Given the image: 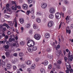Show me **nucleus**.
<instances>
[{"label": "nucleus", "mask_w": 73, "mask_h": 73, "mask_svg": "<svg viewBox=\"0 0 73 73\" xmlns=\"http://www.w3.org/2000/svg\"><path fill=\"white\" fill-rule=\"evenodd\" d=\"M27 40H28L27 42V45L28 46L30 47V48H32V49L33 51L36 50L37 48L36 46H34L35 45V41L33 40H30L29 38H27Z\"/></svg>", "instance_id": "1"}, {"label": "nucleus", "mask_w": 73, "mask_h": 73, "mask_svg": "<svg viewBox=\"0 0 73 73\" xmlns=\"http://www.w3.org/2000/svg\"><path fill=\"white\" fill-rule=\"evenodd\" d=\"M61 15L62 17H64V13H62V12L60 13H55V17L57 19H59L61 18Z\"/></svg>", "instance_id": "2"}, {"label": "nucleus", "mask_w": 73, "mask_h": 73, "mask_svg": "<svg viewBox=\"0 0 73 73\" xmlns=\"http://www.w3.org/2000/svg\"><path fill=\"white\" fill-rule=\"evenodd\" d=\"M34 37L36 40H39L41 38V35L39 34H36L34 35Z\"/></svg>", "instance_id": "3"}, {"label": "nucleus", "mask_w": 73, "mask_h": 73, "mask_svg": "<svg viewBox=\"0 0 73 73\" xmlns=\"http://www.w3.org/2000/svg\"><path fill=\"white\" fill-rule=\"evenodd\" d=\"M49 12L50 13L53 14L55 13V9L53 7H51L49 9Z\"/></svg>", "instance_id": "4"}, {"label": "nucleus", "mask_w": 73, "mask_h": 73, "mask_svg": "<svg viewBox=\"0 0 73 73\" xmlns=\"http://www.w3.org/2000/svg\"><path fill=\"white\" fill-rule=\"evenodd\" d=\"M53 22L50 21L48 23L47 26L49 28H50L53 26Z\"/></svg>", "instance_id": "5"}, {"label": "nucleus", "mask_w": 73, "mask_h": 73, "mask_svg": "<svg viewBox=\"0 0 73 73\" xmlns=\"http://www.w3.org/2000/svg\"><path fill=\"white\" fill-rule=\"evenodd\" d=\"M6 8L7 9V11L8 12H10L11 11V9L9 8V4L8 3L6 5Z\"/></svg>", "instance_id": "6"}, {"label": "nucleus", "mask_w": 73, "mask_h": 73, "mask_svg": "<svg viewBox=\"0 0 73 73\" xmlns=\"http://www.w3.org/2000/svg\"><path fill=\"white\" fill-rule=\"evenodd\" d=\"M41 7L42 8L45 9V8L47 7V4L45 3H42L41 4Z\"/></svg>", "instance_id": "7"}, {"label": "nucleus", "mask_w": 73, "mask_h": 73, "mask_svg": "<svg viewBox=\"0 0 73 73\" xmlns=\"http://www.w3.org/2000/svg\"><path fill=\"white\" fill-rule=\"evenodd\" d=\"M70 51H69L68 53V57L69 58V60L70 61H72V60H73V57L72 55H70Z\"/></svg>", "instance_id": "8"}, {"label": "nucleus", "mask_w": 73, "mask_h": 73, "mask_svg": "<svg viewBox=\"0 0 73 73\" xmlns=\"http://www.w3.org/2000/svg\"><path fill=\"white\" fill-rule=\"evenodd\" d=\"M28 5L26 4H24L22 5L23 8L24 9H25V10L28 9Z\"/></svg>", "instance_id": "9"}, {"label": "nucleus", "mask_w": 73, "mask_h": 73, "mask_svg": "<svg viewBox=\"0 0 73 73\" xmlns=\"http://www.w3.org/2000/svg\"><path fill=\"white\" fill-rule=\"evenodd\" d=\"M25 64L27 65H31L32 64V61L28 60L25 62Z\"/></svg>", "instance_id": "10"}, {"label": "nucleus", "mask_w": 73, "mask_h": 73, "mask_svg": "<svg viewBox=\"0 0 73 73\" xmlns=\"http://www.w3.org/2000/svg\"><path fill=\"white\" fill-rule=\"evenodd\" d=\"M9 37L10 38L9 39V41H15V38H12V35H11Z\"/></svg>", "instance_id": "11"}, {"label": "nucleus", "mask_w": 73, "mask_h": 73, "mask_svg": "<svg viewBox=\"0 0 73 73\" xmlns=\"http://www.w3.org/2000/svg\"><path fill=\"white\" fill-rule=\"evenodd\" d=\"M69 27H67L66 28V33H68L69 34H70V33H71V31L70 30H69Z\"/></svg>", "instance_id": "12"}, {"label": "nucleus", "mask_w": 73, "mask_h": 73, "mask_svg": "<svg viewBox=\"0 0 73 73\" xmlns=\"http://www.w3.org/2000/svg\"><path fill=\"white\" fill-rule=\"evenodd\" d=\"M31 27V24L29 23H28L26 25H25V27L26 28H29Z\"/></svg>", "instance_id": "13"}, {"label": "nucleus", "mask_w": 73, "mask_h": 73, "mask_svg": "<svg viewBox=\"0 0 73 73\" xmlns=\"http://www.w3.org/2000/svg\"><path fill=\"white\" fill-rule=\"evenodd\" d=\"M45 37L46 38H48L50 37V34L48 33H46L45 35Z\"/></svg>", "instance_id": "14"}, {"label": "nucleus", "mask_w": 73, "mask_h": 73, "mask_svg": "<svg viewBox=\"0 0 73 73\" xmlns=\"http://www.w3.org/2000/svg\"><path fill=\"white\" fill-rule=\"evenodd\" d=\"M19 21L21 24H23L24 22V19L23 18H20L19 19Z\"/></svg>", "instance_id": "15"}, {"label": "nucleus", "mask_w": 73, "mask_h": 73, "mask_svg": "<svg viewBox=\"0 0 73 73\" xmlns=\"http://www.w3.org/2000/svg\"><path fill=\"white\" fill-rule=\"evenodd\" d=\"M27 50L28 52H29V53H32L33 52L32 48L29 47L27 48Z\"/></svg>", "instance_id": "16"}, {"label": "nucleus", "mask_w": 73, "mask_h": 73, "mask_svg": "<svg viewBox=\"0 0 73 73\" xmlns=\"http://www.w3.org/2000/svg\"><path fill=\"white\" fill-rule=\"evenodd\" d=\"M42 64H44V65H47L48 64V61L47 60H46L44 62H42Z\"/></svg>", "instance_id": "17"}, {"label": "nucleus", "mask_w": 73, "mask_h": 73, "mask_svg": "<svg viewBox=\"0 0 73 73\" xmlns=\"http://www.w3.org/2000/svg\"><path fill=\"white\" fill-rule=\"evenodd\" d=\"M30 11L31 14H33L35 13V9L33 8H32Z\"/></svg>", "instance_id": "18"}, {"label": "nucleus", "mask_w": 73, "mask_h": 73, "mask_svg": "<svg viewBox=\"0 0 73 73\" xmlns=\"http://www.w3.org/2000/svg\"><path fill=\"white\" fill-rule=\"evenodd\" d=\"M30 68L32 69H35L36 68V65L35 64H33L31 66Z\"/></svg>", "instance_id": "19"}, {"label": "nucleus", "mask_w": 73, "mask_h": 73, "mask_svg": "<svg viewBox=\"0 0 73 73\" xmlns=\"http://www.w3.org/2000/svg\"><path fill=\"white\" fill-rule=\"evenodd\" d=\"M6 56L7 57H8L10 56V52H9L7 51L5 53Z\"/></svg>", "instance_id": "20"}, {"label": "nucleus", "mask_w": 73, "mask_h": 73, "mask_svg": "<svg viewBox=\"0 0 73 73\" xmlns=\"http://www.w3.org/2000/svg\"><path fill=\"white\" fill-rule=\"evenodd\" d=\"M48 18L50 19H53V17H54V16L53 15L50 14L48 16Z\"/></svg>", "instance_id": "21"}, {"label": "nucleus", "mask_w": 73, "mask_h": 73, "mask_svg": "<svg viewBox=\"0 0 73 73\" xmlns=\"http://www.w3.org/2000/svg\"><path fill=\"white\" fill-rule=\"evenodd\" d=\"M12 67L11 65L9 64H7V68L8 69H11Z\"/></svg>", "instance_id": "22"}, {"label": "nucleus", "mask_w": 73, "mask_h": 73, "mask_svg": "<svg viewBox=\"0 0 73 73\" xmlns=\"http://www.w3.org/2000/svg\"><path fill=\"white\" fill-rule=\"evenodd\" d=\"M33 28L34 29H38V26H37L36 24H34L33 25Z\"/></svg>", "instance_id": "23"}, {"label": "nucleus", "mask_w": 73, "mask_h": 73, "mask_svg": "<svg viewBox=\"0 0 73 73\" xmlns=\"http://www.w3.org/2000/svg\"><path fill=\"white\" fill-rule=\"evenodd\" d=\"M63 2L64 4H66V5H68V4H69V1L66 0H64L63 1Z\"/></svg>", "instance_id": "24"}, {"label": "nucleus", "mask_w": 73, "mask_h": 73, "mask_svg": "<svg viewBox=\"0 0 73 73\" xmlns=\"http://www.w3.org/2000/svg\"><path fill=\"white\" fill-rule=\"evenodd\" d=\"M36 20L37 23H40L41 21V19H40V18H36Z\"/></svg>", "instance_id": "25"}, {"label": "nucleus", "mask_w": 73, "mask_h": 73, "mask_svg": "<svg viewBox=\"0 0 73 73\" xmlns=\"http://www.w3.org/2000/svg\"><path fill=\"white\" fill-rule=\"evenodd\" d=\"M6 65V62L5 61H2V67H5Z\"/></svg>", "instance_id": "26"}, {"label": "nucleus", "mask_w": 73, "mask_h": 73, "mask_svg": "<svg viewBox=\"0 0 73 73\" xmlns=\"http://www.w3.org/2000/svg\"><path fill=\"white\" fill-rule=\"evenodd\" d=\"M11 3L12 4H15V7H17V4L16 3V2L14 1H12Z\"/></svg>", "instance_id": "27"}, {"label": "nucleus", "mask_w": 73, "mask_h": 73, "mask_svg": "<svg viewBox=\"0 0 73 73\" xmlns=\"http://www.w3.org/2000/svg\"><path fill=\"white\" fill-rule=\"evenodd\" d=\"M9 23V24L10 25H11V26H13V25H14V23L12 21H8Z\"/></svg>", "instance_id": "28"}, {"label": "nucleus", "mask_w": 73, "mask_h": 73, "mask_svg": "<svg viewBox=\"0 0 73 73\" xmlns=\"http://www.w3.org/2000/svg\"><path fill=\"white\" fill-rule=\"evenodd\" d=\"M11 9L12 10H13V11H16L17 10V8L16 7H15V6H12L11 7Z\"/></svg>", "instance_id": "29"}, {"label": "nucleus", "mask_w": 73, "mask_h": 73, "mask_svg": "<svg viewBox=\"0 0 73 73\" xmlns=\"http://www.w3.org/2000/svg\"><path fill=\"white\" fill-rule=\"evenodd\" d=\"M40 71L42 73H45V69L43 68H41L40 69Z\"/></svg>", "instance_id": "30"}, {"label": "nucleus", "mask_w": 73, "mask_h": 73, "mask_svg": "<svg viewBox=\"0 0 73 73\" xmlns=\"http://www.w3.org/2000/svg\"><path fill=\"white\" fill-rule=\"evenodd\" d=\"M13 70H16L17 69V66L16 65H13Z\"/></svg>", "instance_id": "31"}, {"label": "nucleus", "mask_w": 73, "mask_h": 73, "mask_svg": "<svg viewBox=\"0 0 73 73\" xmlns=\"http://www.w3.org/2000/svg\"><path fill=\"white\" fill-rule=\"evenodd\" d=\"M20 44L21 45H23L25 44V42L24 41H21L20 42Z\"/></svg>", "instance_id": "32"}, {"label": "nucleus", "mask_w": 73, "mask_h": 73, "mask_svg": "<svg viewBox=\"0 0 73 73\" xmlns=\"http://www.w3.org/2000/svg\"><path fill=\"white\" fill-rule=\"evenodd\" d=\"M11 62L13 64H16V61L14 60H11Z\"/></svg>", "instance_id": "33"}, {"label": "nucleus", "mask_w": 73, "mask_h": 73, "mask_svg": "<svg viewBox=\"0 0 73 73\" xmlns=\"http://www.w3.org/2000/svg\"><path fill=\"white\" fill-rule=\"evenodd\" d=\"M31 13V11L30 10H27L26 12V14L28 16H29V14Z\"/></svg>", "instance_id": "34"}, {"label": "nucleus", "mask_w": 73, "mask_h": 73, "mask_svg": "<svg viewBox=\"0 0 73 73\" xmlns=\"http://www.w3.org/2000/svg\"><path fill=\"white\" fill-rule=\"evenodd\" d=\"M36 14L37 16H41V13L40 12H37Z\"/></svg>", "instance_id": "35"}, {"label": "nucleus", "mask_w": 73, "mask_h": 73, "mask_svg": "<svg viewBox=\"0 0 73 73\" xmlns=\"http://www.w3.org/2000/svg\"><path fill=\"white\" fill-rule=\"evenodd\" d=\"M27 1L28 4H30L33 2V0H27Z\"/></svg>", "instance_id": "36"}, {"label": "nucleus", "mask_w": 73, "mask_h": 73, "mask_svg": "<svg viewBox=\"0 0 73 73\" xmlns=\"http://www.w3.org/2000/svg\"><path fill=\"white\" fill-rule=\"evenodd\" d=\"M67 70H66V73H69V71H70V69L68 68V67H67Z\"/></svg>", "instance_id": "37"}, {"label": "nucleus", "mask_w": 73, "mask_h": 73, "mask_svg": "<svg viewBox=\"0 0 73 73\" xmlns=\"http://www.w3.org/2000/svg\"><path fill=\"white\" fill-rule=\"evenodd\" d=\"M27 71L29 73H30L31 72V69L30 68H28L27 69Z\"/></svg>", "instance_id": "38"}, {"label": "nucleus", "mask_w": 73, "mask_h": 73, "mask_svg": "<svg viewBox=\"0 0 73 73\" xmlns=\"http://www.w3.org/2000/svg\"><path fill=\"white\" fill-rule=\"evenodd\" d=\"M19 57H23L24 56V54L22 52H20L19 54Z\"/></svg>", "instance_id": "39"}, {"label": "nucleus", "mask_w": 73, "mask_h": 73, "mask_svg": "<svg viewBox=\"0 0 73 73\" xmlns=\"http://www.w3.org/2000/svg\"><path fill=\"white\" fill-rule=\"evenodd\" d=\"M2 35V36H5V34L4 33H3L2 34V33H0V38L1 39V38H3V36H2V35L1 36V35Z\"/></svg>", "instance_id": "40"}, {"label": "nucleus", "mask_w": 73, "mask_h": 73, "mask_svg": "<svg viewBox=\"0 0 73 73\" xmlns=\"http://www.w3.org/2000/svg\"><path fill=\"white\" fill-rule=\"evenodd\" d=\"M4 17L5 18H6V19H8V18H9L10 17V16L7 15H5L4 16Z\"/></svg>", "instance_id": "41"}, {"label": "nucleus", "mask_w": 73, "mask_h": 73, "mask_svg": "<svg viewBox=\"0 0 73 73\" xmlns=\"http://www.w3.org/2000/svg\"><path fill=\"white\" fill-rule=\"evenodd\" d=\"M3 47L6 49H8V48H9V46L8 45H6L5 46H4Z\"/></svg>", "instance_id": "42"}, {"label": "nucleus", "mask_w": 73, "mask_h": 73, "mask_svg": "<svg viewBox=\"0 0 73 73\" xmlns=\"http://www.w3.org/2000/svg\"><path fill=\"white\" fill-rule=\"evenodd\" d=\"M20 60L22 62H23L25 61V59L23 58H20Z\"/></svg>", "instance_id": "43"}, {"label": "nucleus", "mask_w": 73, "mask_h": 73, "mask_svg": "<svg viewBox=\"0 0 73 73\" xmlns=\"http://www.w3.org/2000/svg\"><path fill=\"white\" fill-rule=\"evenodd\" d=\"M25 67V64H23L21 65V68H24Z\"/></svg>", "instance_id": "44"}, {"label": "nucleus", "mask_w": 73, "mask_h": 73, "mask_svg": "<svg viewBox=\"0 0 73 73\" xmlns=\"http://www.w3.org/2000/svg\"><path fill=\"white\" fill-rule=\"evenodd\" d=\"M66 23H68V20H69V17L68 16H67L66 17Z\"/></svg>", "instance_id": "45"}, {"label": "nucleus", "mask_w": 73, "mask_h": 73, "mask_svg": "<svg viewBox=\"0 0 73 73\" xmlns=\"http://www.w3.org/2000/svg\"><path fill=\"white\" fill-rule=\"evenodd\" d=\"M13 23L14 24L15 23H17V20H16V18H15L13 20Z\"/></svg>", "instance_id": "46"}, {"label": "nucleus", "mask_w": 73, "mask_h": 73, "mask_svg": "<svg viewBox=\"0 0 73 73\" xmlns=\"http://www.w3.org/2000/svg\"><path fill=\"white\" fill-rule=\"evenodd\" d=\"M50 50H51V49L50 48H47L46 49V51L48 52H50Z\"/></svg>", "instance_id": "47"}, {"label": "nucleus", "mask_w": 73, "mask_h": 73, "mask_svg": "<svg viewBox=\"0 0 73 73\" xmlns=\"http://www.w3.org/2000/svg\"><path fill=\"white\" fill-rule=\"evenodd\" d=\"M48 68L49 69H50L52 68V65L51 64H50L48 66Z\"/></svg>", "instance_id": "48"}, {"label": "nucleus", "mask_w": 73, "mask_h": 73, "mask_svg": "<svg viewBox=\"0 0 73 73\" xmlns=\"http://www.w3.org/2000/svg\"><path fill=\"white\" fill-rule=\"evenodd\" d=\"M60 47V46L59 45V44L58 45L57 47H56V50H58V49H59Z\"/></svg>", "instance_id": "49"}, {"label": "nucleus", "mask_w": 73, "mask_h": 73, "mask_svg": "<svg viewBox=\"0 0 73 73\" xmlns=\"http://www.w3.org/2000/svg\"><path fill=\"white\" fill-rule=\"evenodd\" d=\"M5 41L3 40V41H0V44H5Z\"/></svg>", "instance_id": "50"}, {"label": "nucleus", "mask_w": 73, "mask_h": 73, "mask_svg": "<svg viewBox=\"0 0 73 73\" xmlns=\"http://www.w3.org/2000/svg\"><path fill=\"white\" fill-rule=\"evenodd\" d=\"M10 42H12V41L11 42L10 41H7L6 42V44L7 45H9L10 44Z\"/></svg>", "instance_id": "51"}, {"label": "nucleus", "mask_w": 73, "mask_h": 73, "mask_svg": "<svg viewBox=\"0 0 73 73\" xmlns=\"http://www.w3.org/2000/svg\"><path fill=\"white\" fill-rule=\"evenodd\" d=\"M35 61L36 62H38L39 61V59L38 58H36L35 59Z\"/></svg>", "instance_id": "52"}, {"label": "nucleus", "mask_w": 73, "mask_h": 73, "mask_svg": "<svg viewBox=\"0 0 73 73\" xmlns=\"http://www.w3.org/2000/svg\"><path fill=\"white\" fill-rule=\"evenodd\" d=\"M13 56H15V57H17V53H14L13 54Z\"/></svg>", "instance_id": "53"}, {"label": "nucleus", "mask_w": 73, "mask_h": 73, "mask_svg": "<svg viewBox=\"0 0 73 73\" xmlns=\"http://www.w3.org/2000/svg\"><path fill=\"white\" fill-rule=\"evenodd\" d=\"M2 66V63L1 62V60L0 59V67H1Z\"/></svg>", "instance_id": "54"}, {"label": "nucleus", "mask_w": 73, "mask_h": 73, "mask_svg": "<svg viewBox=\"0 0 73 73\" xmlns=\"http://www.w3.org/2000/svg\"><path fill=\"white\" fill-rule=\"evenodd\" d=\"M31 18L33 19H35V15H31Z\"/></svg>", "instance_id": "55"}, {"label": "nucleus", "mask_w": 73, "mask_h": 73, "mask_svg": "<svg viewBox=\"0 0 73 73\" xmlns=\"http://www.w3.org/2000/svg\"><path fill=\"white\" fill-rule=\"evenodd\" d=\"M62 11H65V10H66V9H65V7H63L62 8Z\"/></svg>", "instance_id": "56"}, {"label": "nucleus", "mask_w": 73, "mask_h": 73, "mask_svg": "<svg viewBox=\"0 0 73 73\" xmlns=\"http://www.w3.org/2000/svg\"><path fill=\"white\" fill-rule=\"evenodd\" d=\"M16 7V8H18V9H21V6H17V7Z\"/></svg>", "instance_id": "57"}, {"label": "nucleus", "mask_w": 73, "mask_h": 73, "mask_svg": "<svg viewBox=\"0 0 73 73\" xmlns=\"http://www.w3.org/2000/svg\"><path fill=\"white\" fill-rule=\"evenodd\" d=\"M61 62H62V61L61 60H59L58 61V64H61Z\"/></svg>", "instance_id": "58"}, {"label": "nucleus", "mask_w": 73, "mask_h": 73, "mask_svg": "<svg viewBox=\"0 0 73 73\" xmlns=\"http://www.w3.org/2000/svg\"><path fill=\"white\" fill-rule=\"evenodd\" d=\"M19 2L20 3H23V0H19Z\"/></svg>", "instance_id": "59"}, {"label": "nucleus", "mask_w": 73, "mask_h": 73, "mask_svg": "<svg viewBox=\"0 0 73 73\" xmlns=\"http://www.w3.org/2000/svg\"><path fill=\"white\" fill-rule=\"evenodd\" d=\"M2 59L4 60V59H5V56L3 55L2 56Z\"/></svg>", "instance_id": "60"}, {"label": "nucleus", "mask_w": 73, "mask_h": 73, "mask_svg": "<svg viewBox=\"0 0 73 73\" xmlns=\"http://www.w3.org/2000/svg\"><path fill=\"white\" fill-rule=\"evenodd\" d=\"M64 60L65 61H67L68 58H67L66 57H64Z\"/></svg>", "instance_id": "61"}, {"label": "nucleus", "mask_w": 73, "mask_h": 73, "mask_svg": "<svg viewBox=\"0 0 73 73\" xmlns=\"http://www.w3.org/2000/svg\"><path fill=\"white\" fill-rule=\"evenodd\" d=\"M16 45L17 47H19V44H18L17 42H16Z\"/></svg>", "instance_id": "62"}, {"label": "nucleus", "mask_w": 73, "mask_h": 73, "mask_svg": "<svg viewBox=\"0 0 73 73\" xmlns=\"http://www.w3.org/2000/svg\"><path fill=\"white\" fill-rule=\"evenodd\" d=\"M57 69H60V68H61V67L60 65H58L57 66Z\"/></svg>", "instance_id": "63"}, {"label": "nucleus", "mask_w": 73, "mask_h": 73, "mask_svg": "<svg viewBox=\"0 0 73 73\" xmlns=\"http://www.w3.org/2000/svg\"><path fill=\"white\" fill-rule=\"evenodd\" d=\"M71 28H73V24H72L70 26Z\"/></svg>", "instance_id": "64"}]
</instances>
